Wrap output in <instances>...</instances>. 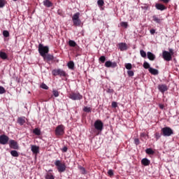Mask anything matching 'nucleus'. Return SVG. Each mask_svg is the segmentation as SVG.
<instances>
[{"label": "nucleus", "mask_w": 179, "mask_h": 179, "mask_svg": "<svg viewBox=\"0 0 179 179\" xmlns=\"http://www.w3.org/2000/svg\"><path fill=\"white\" fill-rule=\"evenodd\" d=\"M38 52L41 57H45L48 52H50V48L48 46H43V44L38 45Z\"/></svg>", "instance_id": "f257e3e1"}, {"label": "nucleus", "mask_w": 179, "mask_h": 179, "mask_svg": "<svg viewBox=\"0 0 179 179\" xmlns=\"http://www.w3.org/2000/svg\"><path fill=\"white\" fill-rule=\"evenodd\" d=\"M80 13H76L72 17V21L73 26L79 27L82 24V21L80 20Z\"/></svg>", "instance_id": "f03ea898"}, {"label": "nucleus", "mask_w": 179, "mask_h": 179, "mask_svg": "<svg viewBox=\"0 0 179 179\" xmlns=\"http://www.w3.org/2000/svg\"><path fill=\"white\" fill-rule=\"evenodd\" d=\"M55 166L57 167L59 173H64L66 170V165L65 163H62L60 160H56L55 162Z\"/></svg>", "instance_id": "7ed1b4c3"}, {"label": "nucleus", "mask_w": 179, "mask_h": 179, "mask_svg": "<svg viewBox=\"0 0 179 179\" xmlns=\"http://www.w3.org/2000/svg\"><path fill=\"white\" fill-rule=\"evenodd\" d=\"M52 75H53V76H60L61 78H66V72H65V71L61 69L52 70Z\"/></svg>", "instance_id": "20e7f679"}, {"label": "nucleus", "mask_w": 179, "mask_h": 179, "mask_svg": "<svg viewBox=\"0 0 179 179\" xmlns=\"http://www.w3.org/2000/svg\"><path fill=\"white\" fill-rule=\"evenodd\" d=\"M161 132L163 136H171V135H174V131L169 127L162 128Z\"/></svg>", "instance_id": "39448f33"}, {"label": "nucleus", "mask_w": 179, "mask_h": 179, "mask_svg": "<svg viewBox=\"0 0 179 179\" xmlns=\"http://www.w3.org/2000/svg\"><path fill=\"white\" fill-rule=\"evenodd\" d=\"M69 99L71 100H82L83 99V96H82L79 92H71L69 94Z\"/></svg>", "instance_id": "423d86ee"}, {"label": "nucleus", "mask_w": 179, "mask_h": 179, "mask_svg": "<svg viewBox=\"0 0 179 179\" xmlns=\"http://www.w3.org/2000/svg\"><path fill=\"white\" fill-rule=\"evenodd\" d=\"M65 128L64 127V125L60 124L57 126L55 129V135L56 136H62L64 134H65Z\"/></svg>", "instance_id": "0eeeda50"}, {"label": "nucleus", "mask_w": 179, "mask_h": 179, "mask_svg": "<svg viewBox=\"0 0 179 179\" xmlns=\"http://www.w3.org/2000/svg\"><path fill=\"white\" fill-rule=\"evenodd\" d=\"M94 127L95 128V129H96V131H103V127H104V124H103V122H101V120H98L96 121H95L94 124Z\"/></svg>", "instance_id": "6e6552de"}, {"label": "nucleus", "mask_w": 179, "mask_h": 179, "mask_svg": "<svg viewBox=\"0 0 179 179\" xmlns=\"http://www.w3.org/2000/svg\"><path fill=\"white\" fill-rule=\"evenodd\" d=\"M9 142V137L5 134L0 136V145H8Z\"/></svg>", "instance_id": "1a4fd4ad"}, {"label": "nucleus", "mask_w": 179, "mask_h": 179, "mask_svg": "<svg viewBox=\"0 0 179 179\" xmlns=\"http://www.w3.org/2000/svg\"><path fill=\"white\" fill-rule=\"evenodd\" d=\"M162 57L165 61H171L173 58L171 54L166 50L162 52Z\"/></svg>", "instance_id": "9d476101"}, {"label": "nucleus", "mask_w": 179, "mask_h": 179, "mask_svg": "<svg viewBox=\"0 0 179 179\" xmlns=\"http://www.w3.org/2000/svg\"><path fill=\"white\" fill-rule=\"evenodd\" d=\"M9 146L11 149L17 150L19 149V145L15 140H10L9 141Z\"/></svg>", "instance_id": "9b49d317"}, {"label": "nucleus", "mask_w": 179, "mask_h": 179, "mask_svg": "<svg viewBox=\"0 0 179 179\" xmlns=\"http://www.w3.org/2000/svg\"><path fill=\"white\" fill-rule=\"evenodd\" d=\"M158 90L161 93H164L165 92H167L169 90V87L166 84H161L158 85Z\"/></svg>", "instance_id": "f8f14e48"}, {"label": "nucleus", "mask_w": 179, "mask_h": 179, "mask_svg": "<svg viewBox=\"0 0 179 179\" xmlns=\"http://www.w3.org/2000/svg\"><path fill=\"white\" fill-rule=\"evenodd\" d=\"M118 47L120 51H127L128 50V45L125 43H118Z\"/></svg>", "instance_id": "ddd939ff"}, {"label": "nucleus", "mask_w": 179, "mask_h": 179, "mask_svg": "<svg viewBox=\"0 0 179 179\" xmlns=\"http://www.w3.org/2000/svg\"><path fill=\"white\" fill-rule=\"evenodd\" d=\"M31 150L34 155H38L40 152V148L37 145H31Z\"/></svg>", "instance_id": "4468645a"}, {"label": "nucleus", "mask_w": 179, "mask_h": 179, "mask_svg": "<svg viewBox=\"0 0 179 179\" xmlns=\"http://www.w3.org/2000/svg\"><path fill=\"white\" fill-rule=\"evenodd\" d=\"M43 58L44 61H47V62L54 60V56L48 53L43 56Z\"/></svg>", "instance_id": "2eb2a0df"}, {"label": "nucleus", "mask_w": 179, "mask_h": 179, "mask_svg": "<svg viewBox=\"0 0 179 179\" xmlns=\"http://www.w3.org/2000/svg\"><path fill=\"white\" fill-rule=\"evenodd\" d=\"M155 8L157 10H166L167 9V7L162 3H156Z\"/></svg>", "instance_id": "dca6fc26"}, {"label": "nucleus", "mask_w": 179, "mask_h": 179, "mask_svg": "<svg viewBox=\"0 0 179 179\" xmlns=\"http://www.w3.org/2000/svg\"><path fill=\"white\" fill-rule=\"evenodd\" d=\"M147 57L150 61H155L156 59V55L155 54L152 53V52H147Z\"/></svg>", "instance_id": "f3484780"}, {"label": "nucleus", "mask_w": 179, "mask_h": 179, "mask_svg": "<svg viewBox=\"0 0 179 179\" xmlns=\"http://www.w3.org/2000/svg\"><path fill=\"white\" fill-rule=\"evenodd\" d=\"M152 20L155 22L157 23L158 24H161L162 22H163V19L162 18H158L157 15H153L152 16Z\"/></svg>", "instance_id": "a211bd4d"}, {"label": "nucleus", "mask_w": 179, "mask_h": 179, "mask_svg": "<svg viewBox=\"0 0 179 179\" xmlns=\"http://www.w3.org/2000/svg\"><path fill=\"white\" fill-rule=\"evenodd\" d=\"M17 121L19 124L24 125V124H26V117H20L17 118Z\"/></svg>", "instance_id": "6ab92c4d"}, {"label": "nucleus", "mask_w": 179, "mask_h": 179, "mask_svg": "<svg viewBox=\"0 0 179 179\" xmlns=\"http://www.w3.org/2000/svg\"><path fill=\"white\" fill-rule=\"evenodd\" d=\"M150 73H151V75H159V70L153 69V68H150L148 69Z\"/></svg>", "instance_id": "aec40b11"}, {"label": "nucleus", "mask_w": 179, "mask_h": 179, "mask_svg": "<svg viewBox=\"0 0 179 179\" xmlns=\"http://www.w3.org/2000/svg\"><path fill=\"white\" fill-rule=\"evenodd\" d=\"M43 5L44 6H46V8H51L53 4L50 0H44Z\"/></svg>", "instance_id": "412c9836"}, {"label": "nucleus", "mask_w": 179, "mask_h": 179, "mask_svg": "<svg viewBox=\"0 0 179 179\" xmlns=\"http://www.w3.org/2000/svg\"><path fill=\"white\" fill-rule=\"evenodd\" d=\"M141 164H143V166H149V164H150V161L147 158H143L141 160Z\"/></svg>", "instance_id": "4be33fe9"}, {"label": "nucleus", "mask_w": 179, "mask_h": 179, "mask_svg": "<svg viewBox=\"0 0 179 179\" xmlns=\"http://www.w3.org/2000/svg\"><path fill=\"white\" fill-rule=\"evenodd\" d=\"M0 58L1 59H8V55L5 52H0Z\"/></svg>", "instance_id": "5701e85b"}, {"label": "nucleus", "mask_w": 179, "mask_h": 179, "mask_svg": "<svg viewBox=\"0 0 179 179\" xmlns=\"http://www.w3.org/2000/svg\"><path fill=\"white\" fill-rule=\"evenodd\" d=\"M67 66L69 69H73L75 68V63H73L72 61H70L68 62Z\"/></svg>", "instance_id": "b1692460"}, {"label": "nucleus", "mask_w": 179, "mask_h": 179, "mask_svg": "<svg viewBox=\"0 0 179 179\" xmlns=\"http://www.w3.org/2000/svg\"><path fill=\"white\" fill-rule=\"evenodd\" d=\"M10 155L13 157H19V152H17V151H16V150H11Z\"/></svg>", "instance_id": "393cba45"}, {"label": "nucleus", "mask_w": 179, "mask_h": 179, "mask_svg": "<svg viewBox=\"0 0 179 179\" xmlns=\"http://www.w3.org/2000/svg\"><path fill=\"white\" fill-rule=\"evenodd\" d=\"M69 45L70 47H76V45H78V44H76V42H75V41L69 40Z\"/></svg>", "instance_id": "a878e982"}, {"label": "nucleus", "mask_w": 179, "mask_h": 179, "mask_svg": "<svg viewBox=\"0 0 179 179\" xmlns=\"http://www.w3.org/2000/svg\"><path fill=\"white\" fill-rule=\"evenodd\" d=\"M145 153L147 155H155V151L152 148H147L145 150Z\"/></svg>", "instance_id": "bb28decb"}, {"label": "nucleus", "mask_w": 179, "mask_h": 179, "mask_svg": "<svg viewBox=\"0 0 179 179\" xmlns=\"http://www.w3.org/2000/svg\"><path fill=\"white\" fill-rule=\"evenodd\" d=\"M78 169H79L81 174H87L86 169H85V167H83L82 166H79Z\"/></svg>", "instance_id": "cd10ccee"}, {"label": "nucleus", "mask_w": 179, "mask_h": 179, "mask_svg": "<svg viewBox=\"0 0 179 179\" xmlns=\"http://www.w3.org/2000/svg\"><path fill=\"white\" fill-rule=\"evenodd\" d=\"M33 133L35 134V135H41V131H40V129L38 128H36L33 130Z\"/></svg>", "instance_id": "c85d7f7f"}, {"label": "nucleus", "mask_w": 179, "mask_h": 179, "mask_svg": "<svg viewBox=\"0 0 179 179\" xmlns=\"http://www.w3.org/2000/svg\"><path fill=\"white\" fill-rule=\"evenodd\" d=\"M97 5L99 6V8L104 6V0H98Z\"/></svg>", "instance_id": "c756f323"}, {"label": "nucleus", "mask_w": 179, "mask_h": 179, "mask_svg": "<svg viewBox=\"0 0 179 179\" xmlns=\"http://www.w3.org/2000/svg\"><path fill=\"white\" fill-rule=\"evenodd\" d=\"M162 135H163L162 134V131H161V134L159 132L155 133V136L156 141H159V139H160V138H162Z\"/></svg>", "instance_id": "7c9ffc66"}, {"label": "nucleus", "mask_w": 179, "mask_h": 179, "mask_svg": "<svg viewBox=\"0 0 179 179\" xmlns=\"http://www.w3.org/2000/svg\"><path fill=\"white\" fill-rule=\"evenodd\" d=\"M143 68L145 69H150V68H152V67H150V64H149V63H148V62H145L143 63Z\"/></svg>", "instance_id": "2f4dec72"}, {"label": "nucleus", "mask_w": 179, "mask_h": 179, "mask_svg": "<svg viewBox=\"0 0 179 179\" xmlns=\"http://www.w3.org/2000/svg\"><path fill=\"white\" fill-rule=\"evenodd\" d=\"M45 178V179H55L54 176L51 173H47Z\"/></svg>", "instance_id": "473e14b6"}, {"label": "nucleus", "mask_w": 179, "mask_h": 179, "mask_svg": "<svg viewBox=\"0 0 179 179\" xmlns=\"http://www.w3.org/2000/svg\"><path fill=\"white\" fill-rule=\"evenodd\" d=\"M140 54L143 58H146L147 55H146V52H145V50H140Z\"/></svg>", "instance_id": "72a5a7b5"}, {"label": "nucleus", "mask_w": 179, "mask_h": 179, "mask_svg": "<svg viewBox=\"0 0 179 179\" xmlns=\"http://www.w3.org/2000/svg\"><path fill=\"white\" fill-rule=\"evenodd\" d=\"M83 111H85V113H92V108L85 106V107H84V108H83Z\"/></svg>", "instance_id": "f704fd0d"}, {"label": "nucleus", "mask_w": 179, "mask_h": 179, "mask_svg": "<svg viewBox=\"0 0 179 179\" xmlns=\"http://www.w3.org/2000/svg\"><path fill=\"white\" fill-rule=\"evenodd\" d=\"M6 5V1L5 0H0V8H3Z\"/></svg>", "instance_id": "c9c22d12"}, {"label": "nucleus", "mask_w": 179, "mask_h": 179, "mask_svg": "<svg viewBox=\"0 0 179 179\" xmlns=\"http://www.w3.org/2000/svg\"><path fill=\"white\" fill-rule=\"evenodd\" d=\"M111 61H107V62H106V63H105V66L106 67V68H111Z\"/></svg>", "instance_id": "e433bc0d"}, {"label": "nucleus", "mask_w": 179, "mask_h": 179, "mask_svg": "<svg viewBox=\"0 0 179 179\" xmlns=\"http://www.w3.org/2000/svg\"><path fill=\"white\" fill-rule=\"evenodd\" d=\"M125 68L126 69L131 70L132 69V64H131V63H127L125 64Z\"/></svg>", "instance_id": "4c0bfd02"}, {"label": "nucleus", "mask_w": 179, "mask_h": 179, "mask_svg": "<svg viewBox=\"0 0 179 179\" xmlns=\"http://www.w3.org/2000/svg\"><path fill=\"white\" fill-rule=\"evenodd\" d=\"M4 93H6V90L3 87L0 86V94H3Z\"/></svg>", "instance_id": "58836bf2"}, {"label": "nucleus", "mask_w": 179, "mask_h": 179, "mask_svg": "<svg viewBox=\"0 0 179 179\" xmlns=\"http://www.w3.org/2000/svg\"><path fill=\"white\" fill-rule=\"evenodd\" d=\"M52 93L53 96H55V97H58L59 96V92L57 90H54L52 91Z\"/></svg>", "instance_id": "ea45409f"}, {"label": "nucleus", "mask_w": 179, "mask_h": 179, "mask_svg": "<svg viewBox=\"0 0 179 179\" xmlns=\"http://www.w3.org/2000/svg\"><path fill=\"white\" fill-rule=\"evenodd\" d=\"M41 89H44L45 90H48V86H47V85H45V83H42L41 85Z\"/></svg>", "instance_id": "a19ab883"}, {"label": "nucleus", "mask_w": 179, "mask_h": 179, "mask_svg": "<svg viewBox=\"0 0 179 179\" xmlns=\"http://www.w3.org/2000/svg\"><path fill=\"white\" fill-rule=\"evenodd\" d=\"M99 61L102 62V64H104L106 62V57L105 56H101L99 57Z\"/></svg>", "instance_id": "79ce46f5"}, {"label": "nucleus", "mask_w": 179, "mask_h": 179, "mask_svg": "<svg viewBox=\"0 0 179 179\" xmlns=\"http://www.w3.org/2000/svg\"><path fill=\"white\" fill-rule=\"evenodd\" d=\"M108 174L109 177H113V176H114V171H113V169H110L108 171Z\"/></svg>", "instance_id": "37998d69"}, {"label": "nucleus", "mask_w": 179, "mask_h": 179, "mask_svg": "<svg viewBox=\"0 0 179 179\" xmlns=\"http://www.w3.org/2000/svg\"><path fill=\"white\" fill-rule=\"evenodd\" d=\"M122 27H125L127 29L128 27V22H121Z\"/></svg>", "instance_id": "c03bdc74"}, {"label": "nucleus", "mask_w": 179, "mask_h": 179, "mask_svg": "<svg viewBox=\"0 0 179 179\" xmlns=\"http://www.w3.org/2000/svg\"><path fill=\"white\" fill-rule=\"evenodd\" d=\"M3 36H4V37H9V31L6 30L3 31Z\"/></svg>", "instance_id": "a18cd8bd"}, {"label": "nucleus", "mask_w": 179, "mask_h": 179, "mask_svg": "<svg viewBox=\"0 0 179 179\" xmlns=\"http://www.w3.org/2000/svg\"><path fill=\"white\" fill-rule=\"evenodd\" d=\"M128 76L132 77L134 75V71H127Z\"/></svg>", "instance_id": "49530a36"}, {"label": "nucleus", "mask_w": 179, "mask_h": 179, "mask_svg": "<svg viewBox=\"0 0 179 179\" xmlns=\"http://www.w3.org/2000/svg\"><path fill=\"white\" fill-rule=\"evenodd\" d=\"M134 143H135V145H136V146H138V145H139V143H141L139 138H134Z\"/></svg>", "instance_id": "de8ad7c7"}, {"label": "nucleus", "mask_w": 179, "mask_h": 179, "mask_svg": "<svg viewBox=\"0 0 179 179\" xmlns=\"http://www.w3.org/2000/svg\"><path fill=\"white\" fill-rule=\"evenodd\" d=\"M117 62H114L111 63L110 68H117Z\"/></svg>", "instance_id": "09e8293b"}, {"label": "nucleus", "mask_w": 179, "mask_h": 179, "mask_svg": "<svg viewBox=\"0 0 179 179\" xmlns=\"http://www.w3.org/2000/svg\"><path fill=\"white\" fill-rule=\"evenodd\" d=\"M62 152H63V153H66V152H68V147L64 146V147L62 149Z\"/></svg>", "instance_id": "8fccbe9b"}, {"label": "nucleus", "mask_w": 179, "mask_h": 179, "mask_svg": "<svg viewBox=\"0 0 179 179\" xmlns=\"http://www.w3.org/2000/svg\"><path fill=\"white\" fill-rule=\"evenodd\" d=\"M112 107L113 108H117V102H115V101L112 102Z\"/></svg>", "instance_id": "3c124183"}, {"label": "nucleus", "mask_w": 179, "mask_h": 179, "mask_svg": "<svg viewBox=\"0 0 179 179\" xmlns=\"http://www.w3.org/2000/svg\"><path fill=\"white\" fill-rule=\"evenodd\" d=\"M140 136L141 138H146V136H148V134H146V133H141Z\"/></svg>", "instance_id": "603ef678"}, {"label": "nucleus", "mask_w": 179, "mask_h": 179, "mask_svg": "<svg viewBox=\"0 0 179 179\" xmlns=\"http://www.w3.org/2000/svg\"><path fill=\"white\" fill-rule=\"evenodd\" d=\"M150 33L151 34H155V33H156V30H155V29H152L150 30Z\"/></svg>", "instance_id": "864d4df0"}, {"label": "nucleus", "mask_w": 179, "mask_h": 179, "mask_svg": "<svg viewBox=\"0 0 179 179\" xmlns=\"http://www.w3.org/2000/svg\"><path fill=\"white\" fill-rule=\"evenodd\" d=\"M161 2H163L164 3H169L170 2V0H160Z\"/></svg>", "instance_id": "5fc2aeb1"}, {"label": "nucleus", "mask_w": 179, "mask_h": 179, "mask_svg": "<svg viewBox=\"0 0 179 179\" xmlns=\"http://www.w3.org/2000/svg\"><path fill=\"white\" fill-rule=\"evenodd\" d=\"M107 93H114V90H113V89H108V90H107Z\"/></svg>", "instance_id": "6e6d98bb"}, {"label": "nucleus", "mask_w": 179, "mask_h": 179, "mask_svg": "<svg viewBox=\"0 0 179 179\" xmlns=\"http://www.w3.org/2000/svg\"><path fill=\"white\" fill-rule=\"evenodd\" d=\"M171 55H173V54H174V52H173V49H169V52Z\"/></svg>", "instance_id": "4d7b16f0"}, {"label": "nucleus", "mask_w": 179, "mask_h": 179, "mask_svg": "<svg viewBox=\"0 0 179 179\" xmlns=\"http://www.w3.org/2000/svg\"><path fill=\"white\" fill-rule=\"evenodd\" d=\"M159 108L163 110V108H164V105H159Z\"/></svg>", "instance_id": "13d9d810"}, {"label": "nucleus", "mask_w": 179, "mask_h": 179, "mask_svg": "<svg viewBox=\"0 0 179 179\" xmlns=\"http://www.w3.org/2000/svg\"><path fill=\"white\" fill-rule=\"evenodd\" d=\"M50 171H52V170H50Z\"/></svg>", "instance_id": "bf43d9fd"}, {"label": "nucleus", "mask_w": 179, "mask_h": 179, "mask_svg": "<svg viewBox=\"0 0 179 179\" xmlns=\"http://www.w3.org/2000/svg\"><path fill=\"white\" fill-rule=\"evenodd\" d=\"M13 1H17V0H13Z\"/></svg>", "instance_id": "052dcab7"}]
</instances>
